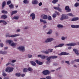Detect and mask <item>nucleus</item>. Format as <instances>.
I'll return each mask as SVG.
<instances>
[{
	"label": "nucleus",
	"instance_id": "obj_1",
	"mask_svg": "<svg viewBox=\"0 0 79 79\" xmlns=\"http://www.w3.org/2000/svg\"><path fill=\"white\" fill-rule=\"evenodd\" d=\"M14 69V68H11V67H8L6 69V72H7V71H8L9 73H11V72H12L13 71Z\"/></svg>",
	"mask_w": 79,
	"mask_h": 79
},
{
	"label": "nucleus",
	"instance_id": "obj_2",
	"mask_svg": "<svg viewBox=\"0 0 79 79\" xmlns=\"http://www.w3.org/2000/svg\"><path fill=\"white\" fill-rule=\"evenodd\" d=\"M58 58V56H49V57H48L46 59V60H47V61H49L50 60V59L52 58V59H54L55 58Z\"/></svg>",
	"mask_w": 79,
	"mask_h": 79
},
{
	"label": "nucleus",
	"instance_id": "obj_3",
	"mask_svg": "<svg viewBox=\"0 0 79 79\" xmlns=\"http://www.w3.org/2000/svg\"><path fill=\"white\" fill-rule=\"evenodd\" d=\"M69 17L66 16L65 14H62V16L60 18V20H63L64 19H68Z\"/></svg>",
	"mask_w": 79,
	"mask_h": 79
},
{
	"label": "nucleus",
	"instance_id": "obj_4",
	"mask_svg": "<svg viewBox=\"0 0 79 79\" xmlns=\"http://www.w3.org/2000/svg\"><path fill=\"white\" fill-rule=\"evenodd\" d=\"M18 49L20 51H22V52H24L25 51V48L23 46H20L18 48Z\"/></svg>",
	"mask_w": 79,
	"mask_h": 79
},
{
	"label": "nucleus",
	"instance_id": "obj_5",
	"mask_svg": "<svg viewBox=\"0 0 79 79\" xmlns=\"http://www.w3.org/2000/svg\"><path fill=\"white\" fill-rule=\"evenodd\" d=\"M42 73L44 75H47V74H50V72L48 70H46L43 71Z\"/></svg>",
	"mask_w": 79,
	"mask_h": 79
},
{
	"label": "nucleus",
	"instance_id": "obj_6",
	"mask_svg": "<svg viewBox=\"0 0 79 79\" xmlns=\"http://www.w3.org/2000/svg\"><path fill=\"white\" fill-rule=\"evenodd\" d=\"M38 57H40L42 59H45V58H47L48 56H44L43 55H39L38 56Z\"/></svg>",
	"mask_w": 79,
	"mask_h": 79
},
{
	"label": "nucleus",
	"instance_id": "obj_7",
	"mask_svg": "<svg viewBox=\"0 0 79 79\" xmlns=\"http://www.w3.org/2000/svg\"><path fill=\"white\" fill-rule=\"evenodd\" d=\"M65 10H67V12H70L71 11V9L69 8V6H66L65 7Z\"/></svg>",
	"mask_w": 79,
	"mask_h": 79
},
{
	"label": "nucleus",
	"instance_id": "obj_8",
	"mask_svg": "<svg viewBox=\"0 0 79 79\" xmlns=\"http://www.w3.org/2000/svg\"><path fill=\"white\" fill-rule=\"evenodd\" d=\"M19 35L15 34V35H11V36H9V35H6V37H17V36H19Z\"/></svg>",
	"mask_w": 79,
	"mask_h": 79
},
{
	"label": "nucleus",
	"instance_id": "obj_9",
	"mask_svg": "<svg viewBox=\"0 0 79 79\" xmlns=\"http://www.w3.org/2000/svg\"><path fill=\"white\" fill-rule=\"evenodd\" d=\"M52 40H53V39L52 38H49L45 41V42H52Z\"/></svg>",
	"mask_w": 79,
	"mask_h": 79
},
{
	"label": "nucleus",
	"instance_id": "obj_10",
	"mask_svg": "<svg viewBox=\"0 0 79 79\" xmlns=\"http://www.w3.org/2000/svg\"><path fill=\"white\" fill-rule=\"evenodd\" d=\"M76 45V44L74 43H71L69 44H67V46H75Z\"/></svg>",
	"mask_w": 79,
	"mask_h": 79
},
{
	"label": "nucleus",
	"instance_id": "obj_11",
	"mask_svg": "<svg viewBox=\"0 0 79 79\" xmlns=\"http://www.w3.org/2000/svg\"><path fill=\"white\" fill-rule=\"evenodd\" d=\"M30 16L32 18V19H33V20H34L35 18V14L32 13L31 15Z\"/></svg>",
	"mask_w": 79,
	"mask_h": 79
},
{
	"label": "nucleus",
	"instance_id": "obj_12",
	"mask_svg": "<svg viewBox=\"0 0 79 79\" xmlns=\"http://www.w3.org/2000/svg\"><path fill=\"white\" fill-rule=\"evenodd\" d=\"M35 62L38 64H39V65H42V64H43V63L42 62H40L38 60H35Z\"/></svg>",
	"mask_w": 79,
	"mask_h": 79
},
{
	"label": "nucleus",
	"instance_id": "obj_13",
	"mask_svg": "<svg viewBox=\"0 0 79 79\" xmlns=\"http://www.w3.org/2000/svg\"><path fill=\"white\" fill-rule=\"evenodd\" d=\"M68 54L65 52H62L60 54H59L58 55L61 56V55H67Z\"/></svg>",
	"mask_w": 79,
	"mask_h": 79
},
{
	"label": "nucleus",
	"instance_id": "obj_14",
	"mask_svg": "<svg viewBox=\"0 0 79 79\" xmlns=\"http://www.w3.org/2000/svg\"><path fill=\"white\" fill-rule=\"evenodd\" d=\"M32 3L33 5H37L38 3V1L37 0H34L32 1Z\"/></svg>",
	"mask_w": 79,
	"mask_h": 79
},
{
	"label": "nucleus",
	"instance_id": "obj_15",
	"mask_svg": "<svg viewBox=\"0 0 79 79\" xmlns=\"http://www.w3.org/2000/svg\"><path fill=\"white\" fill-rule=\"evenodd\" d=\"M41 16L43 17L44 19H47L48 18L47 15H41Z\"/></svg>",
	"mask_w": 79,
	"mask_h": 79
},
{
	"label": "nucleus",
	"instance_id": "obj_16",
	"mask_svg": "<svg viewBox=\"0 0 79 79\" xmlns=\"http://www.w3.org/2000/svg\"><path fill=\"white\" fill-rule=\"evenodd\" d=\"M73 52H74L77 55H78L79 53L78 52H79V51H78V50L76 49H73Z\"/></svg>",
	"mask_w": 79,
	"mask_h": 79
},
{
	"label": "nucleus",
	"instance_id": "obj_17",
	"mask_svg": "<svg viewBox=\"0 0 79 79\" xmlns=\"http://www.w3.org/2000/svg\"><path fill=\"white\" fill-rule=\"evenodd\" d=\"M54 8L55 9V10H58V11H60V12H61V9H60V8L59 7H54Z\"/></svg>",
	"mask_w": 79,
	"mask_h": 79
},
{
	"label": "nucleus",
	"instance_id": "obj_18",
	"mask_svg": "<svg viewBox=\"0 0 79 79\" xmlns=\"http://www.w3.org/2000/svg\"><path fill=\"white\" fill-rule=\"evenodd\" d=\"M63 45H64V44H60L58 46H55L54 48H56L58 47H63Z\"/></svg>",
	"mask_w": 79,
	"mask_h": 79
},
{
	"label": "nucleus",
	"instance_id": "obj_19",
	"mask_svg": "<svg viewBox=\"0 0 79 79\" xmlns=\"http://www.w3.org/2000/svg\"><path fill=\"white\" fill-rule=\"evenodd\" d=\"M1 18L2 19H6L7 18V16L6 15H3L1 16Z\"/></svg>",
	"mask_w": 79,
	"mask_h": 79
},
{
	"label": "nucleus",
	"instance_id": "obj_20",
	"mask_svg": "<svg viewBox=\"0 0 79 79\" xmlns=\"http://www.w3.org/2000/svg\"><path fill=\"white\" fill-rule=\"evenodd\" d=\"M30 63L32 65V66H35V65H36V63L34 61H31Z\"/></svg>",
	"mask_w": 79,
	"mask_h": 79
},
{
	"label": "nucleus",
	"instance_id": "obj_21",
	"mask_svg": "<svg viewBox=\"0 0 79 79\" xmlns=\"http://www.w3.org/2000/svg\"><path fill=\"white\" fill-rule=\"evenodd\" d=\"M79 20V18L78 17L74 18L71 20L72 21H77Z\"/></svg>",
	"mask_w": 79,
	"mask_h": 79
},
{
	"label": "nucleus",
	"instance_id": "obj_22",
	"mask_svg": "<svg viewBox=\"0 0 79 79\" xmlns=\"http://www.w3.org/2000/svg\"><path fill=\"white\" fill-rule=\"evenodd\" d=\"M17 12H18L17 10L12 11L11 13V16H13L14 14H15V13H17Z\"/></svg>",
	"mask_w": 79,
	"mask_h": 79
},
{
	"label": "nucleus",
	"instance_id": "obj_23",
	"mask_svg": "<svg viewBox=\"0 0 79 79\" xmlns=\"http://www.w3.org/2000/svg\"><path fill=\"white\" fill-rule=\"evenodd\" d=\"M0 54H2V55H5V54L7 53V52L5 51L4 52L0 51Z\"/></svg>",
	"mask_w": 79,
	"mask_h": 79
},
{
	"label": "nucleus",
	"instance_id": "obj_24",
	"mask_svg": "<svg viewBox=\"0 0 79 79\" xmlns=\"http://www.w3.org/2000/svg\"><path fill=\"white\" fill-rule=\"evenodd\" d=\"M6 42H8V43H9V44H11V43L13 42V40H8Z\"/></svg>",
	"mask_w": 79,
	"mask_h": 79
},
{
	"label": "nucleus",
	"instance_id": "obj_25",
	"mask_svg": "<svg viewBox=\"0 0 79 79\" xmlns=\"http://www.w3.org/2000/svg\"><path fill=\"white\" fill-rule=\"evenodd\" d=\"M9 7H10V9H12V8H14V6L13 5L11 4L10 5H9Z\"/></svg>",
	"mask_w": 79,
	"mask_h": 79
},
{
	"label": "nucleus",
	"instance_id": "obj_26",
	"mask_svg": "<svg viewBox=\"0 0 79 79\" xmlns=\"http://www.w3.org/2000/svg\"><path fill=\"white\" fill-rule=\"evenodd\" d=\"M23 2L25 4H27L29 3V1L27 0H24Z\"/></svg>",
	"mask_w": 79,
	"mask_h": 79
},
{
	"label": "nucleus",
	"instance_id": "obj_27",
	"mask_svg": "<svg viewBox=\"0 0 79 79\" xmlns=\"http://www.w3.org/2000/svg\"><path fill=\"white\" fill-rule=\"evenodd\" d=\"M2 13H4V14H7L8 13V11L3 10H2Z\"/></svg>",
	"mask_w": 79,
	"mask_h": 79
},
{
	"label": "nucleus",
	"instance_id": "obj_28",
	"mask_svg": "<svg viewBox=\"0 0 79 79\" xmlns=\"http://www.w3.org/2000/svg\"><path fill=\"white\" fill-rule=\"evenodd\" d=\"M15 76L18 77H19L21 76V73H17L15 74Z\"/></svg>",
	"mask_w": 79,
	"mask_h": 79
},
{
	"label": "nucleus",
	"instance_id": "obj_29",
	"mask_svg": "<svg viewBox=\"0 0 79 79\" xmlns=\"http://www.w3.org/2000/svg\"><path fill=\"white\" fill-rule=\"evenodd\" d=\"M40 22H43V23H44V24L47 23V22H46V21L45 20H43L41 19H40Z\"/></svg>",
	"mask_w": 79,
	"mask_h": 79
},
{
	"label": "nucleus",
	"instance_id": "obj_30",
	"mask_svg": "<svg viewBox=\"0 0 79 79\" xmlns=\"http://www.w3.org/2000/svg\"><path fill=\"white\" fill-rule=\"evenodd\" d=\"M58 0H53L52 1L53 3L54 4L56 3L57 2H58Z\"/></svg>",
	"mask_w": 79,
	"mask_h": 79
},
{
	"label": "nucleus",
	"instance_id": "obj_31",
	"mask_svg": "<svg viewBox=\"0 0 79 79\" xmlns=\"http://www.w3.org/2000/svg\"><path fill=\"white\" fill-rule=\"evenodd\" d=\"M11 45L12 47L16 46V43H14L13 42H12V43L11 44Z\"/></svg>",
	"mask_w": 79,
	"mask_h": 79
},
{
	"label": "nucleus",
	"instance_id": "obj_32",
	"mask_svg": "<svg viewBox=\"0 0 79 79\" xmlns=\"http://www.w3.org/2000/svg\"><path fill=\"white\" fill-rule=\"evenodd\" d=\"M14 19H19V16H14L13 18Z\"/></svg>",
	"mask_w": 79,
	"mask_h": 79
},
{
	"label": "nucleus",
	"instance_id": "obj_33",
	"mask_svg": "<svg viewBox=\"0 0 79 79\" xmlns=\"http://www.w3.org/2000/svg\"><path fill=\"white\" fill-rule=\"evenodd\" d=\"M52 32V30H50L47 33V34H50Z\"/></svg>",
	"mask_w": 79,
	"mask_h": 79
},
{
	"label": "nucleus",
	"instance_id": "obj_34",
	"mask_svg": "<svg viewBox=\"0 0 79 79\" xmlns=\"http://www.w3.org/2000/svg\"><path fill=\"white\" fill-rule=\"evenodd\" d=\"M5 5H6V2H5V1H4L2 3V7H4V6H5Z\"/></svg>",
	"mask_w": 79,
	"mask_h": 79
},
{
	"label": "nucleus",
	"instance_id": "obj_35",
	"mask_svg": "<svg viewBox=\"0 0 79 79\" xmlns=\"http://www.w3.org/2000/svg\"><path fill=\"white\" fill-rule=\"evenodd\" d=\"M48 19L49 21H51L52 20V17L50 16H49L48 18Z\"/></svg>",
	"mask_w": 79,
	"mask_h": 79
},
{
	"label": "nucleus",
	"instance_id": "obj_36",
	"mask_svg": "<svg viewBox=\"0 0 79 79\" xmlns=\"http://www.w3.org/2000/svg\"><path fill=\"white\" fill-rule=\"evenodd\" d=\"M43 52L45 53V54H48V53H49V52L48 51H44Z\"/></svg>",
	"mask_w": 79,
	"mask_h": 79
},
{
	"label": "nucleus",
	"instance_id": "obj_37",
	"mask_svg": "<svg viewBox=\"0 0 79 79\" xmlns=\"http://www.w3.org/2000/svg\"><path fill=\"white\" fill-rule=\"evenodd\" d=\"M79 6V3H76L75 4V6L76 7H77Z\"/></svg>",
	"mask_w": 79,
	"mask_h": 79
},
{
	"label": "nucleus",
	"instance_id": "obj_38",
	"mask_svg": "<svg viewBox=\"0 0 79 79\" xmlns=\"http://www.w3.org/2000/svg\"><path fill=\"white\" fill-rule=\"evenodd\" d=\"M11 1H9L7 2V5H10V4H11Z\"/></svg>",
	"mask_w": 79,
	"mask_h": 79
},
{
	"label": "nucleus",
	"instance_id": "obj_39",
	"mask_svg": "<svg viewBox=\"0 0 79 79\" xmlns=\"http://www.w3.org/2000/svg\"><path fill=\"white\" fill-rule=\"evenodd\" d=\"M28 57L29 58H32V55L29 54H28Z\"/></svg>",
	"mask_w": 79,
	"mask_h": 79
},
{
	"label": "nucleus",
	"instance_id": "obj_40",
	"mask_svg": "<svg viewBox=\"0 0 79 79\" xmlns=\"http://www.w3.org/2000/svg\"><path fill=\"white\" fill-rule=\"evenodd\" d=\"M7 74H6L5 73L3 72L2 73V75L3 76H4V77H5V76H6Z\"/></svg>",
	"mask_w": 79,
	"mask_h": 79
},
{
	"label": "nucleus",
	"instance_id": "obj_41",
	"mask_svg": "<svg viewBox=\"0 0 79 79\" xmlns=\"http://www.w3.org/2000/svg\"><path fill=\"white\" fill-rule=\"evenodd\" d=\"M46 78L47 79H51V77L50 76H47L46 77Z\"/></svg>",
	"mask_w": 79,
	"mask_h": 79
},
{
	"label": "nucleus",
	"instance_id": "obj_42",
	"mask_svg": "<svg viewBox=\"0 0 79 79\" xmlns=\"http://www.w3.org/2000/svg\"><path fill=\"white\" fill-rule=\"evenodd\" d=\"M57 27H63V26L61 25H57Z\"/></svg>",
	"mask_w": 79,
	"mask_h": 79
},
{
	"label": "nucleus",
	"instance_id": "obj_43",
	"mask_svg": "<svg viewBox=\"0 0 79 79\" xmlns=\"http://www.w3.org/2000/svg\"><path fill=\"white\" fill-rule=\"evenodd\" d=\"M53 51V49H48V52H49V53L50 52H52Z\"/></svg>",
	"mask_w": 79,
	"mask_h": 79
},
{
	"label": "nucleus",
	"instance_id": "obj_44",
	"mask_svg": "<svg viewBox=\"0 0 79 79\" xmlns=\"http://www.w3.org/2000/svg\"><path fill=\"white\" fill-rule=\"evenodd\" d=\"M27 69L26 68H24L23 70V72H27Z\"/></svg>",
	"mask_w": 79,
	"mask_h": 79
},
{
	"label": "nucleus",
	"instance_id": "obj_45",
	"mask_svg": "<svg viewBox=\"0 0 79 79\" xmlns=\"http://www.w3.org/2000/svg\"><path fill=\"white\" fill-rule=\"evenodd\" d=\"M67 15L69 16H73V14L72 13L68 14H67Z\"/></svg>",
	"mask_w": 79,
	"mask_h": 79
},
{
	"label": "nucleus",
	"instance_id": "obj_46",
	"mask_svg": "<svg viewBox=\"0 0 79 79\" xmlns=\"http://www.w3.org/2000/svg\"><path fill=\"white\" fill-rule=\"evenodd\" d=\"M2 23H3V24H7V23L5 21V20H3V22H2Z\"/></svg>",
	"mask_w": 79,
	"mask_h": 79
},
{
	"label": "nucleus",
	"instance_id": "obj_47",
	"mask_svg": "<svg viewBox=\"0 0 79 79\" xmlns=\"http://www.w3.org/2000/svg\"><path fill=\"white\" fill-rule=\"evenodd\" d=\"M27 70H28V71H31L32 70V69L31 68L29 67L28 69Z\"/></svg>",
	"mask_w": 79,
	"mask_h": 79
},
{
	"label": "nucleus",
	"instance_id": "obj_48",
	"mask_svg": "<svg viewBox=\"0 0 79 79\" xmlns=\"http://www.w3.org/2000/svg\"><path fill=\"white\" fill-rule=\"evenodd\" d=\"M55 13H56L58 16H60V13L59 12L55 11Z\"/></svg>",
	"mask_w": 79,
	"mask_h": 79
},
{
	"label": "nucleus",
	"instance_id": "obj_49",
	"mask_svg": "<svg viewBox=\"0 0 79 79\" xmlns=\"http://www.w3.org/2000/svg\"><path fill=\"white\" fill-rule=\"evenodd\" d=\"M11 62H8V63L6 64V66H8V65H9V64H11Z\"/></svg>",
	"mask_w": 79,
	"mask_h": 79
},
{
	"label": "nucleus",
	"instance_id": "obj_50",
	"mask_svg": "<svg viewBox=\"0 0 79 79\" xmlns=\"http://www.w3.org/2000/svg\"><path fill=\"white\" fill-rule=\"evenodd\" d=\"M56 16V14H53V15H52L53 18H55Z\"/></svg>",
	"mask_w": 79,
	"mask_h": 79
},
{
	"label": "nucleus",
	"instance_id": "obj_51",
	"mask_svg": "<svg viewBox=\"0 0 79 79\" xmlns=\"http://www.w3.org/2000/svg\"><path fill=\"white\" fill-rule=\"evenodd\" d=\"M74 61H76V62H79V59H75L74 60Z\"/></svg>",
	"mask_w": 79,
	"mask_h": 79
},
{
	"label": "nucleus",
	"instance_id": "obj_52",
	"mask_svg": "<svg viewBox=\"0 0 79 79\" xmlns=\"http://www.w3.org/2000/svg\"><path fill=\"white\" fill-rule=\"evenodd\" d=\"M0 46L1 47H3V44L2 43H0Z\"/></svg>",
	"mask_w": 79,
	"mask_h": 79
},
{
	"label": "nucleus",
	"instance_id": "obj_53",
	"mask_svg": "<svg viewBox=\"0 0 79 79\" xmlns=\"http://www.w3.org/2000/svg\"><path fill=\"white\" fill-rule=\"evenodd\" d=\"M79 25H75V28H79Z\"/></svg>",
	"mask_w": 79,
	"mask_h": 79
},
{
	"label": "nucleus",
	"instance_id": "obj_54",
	"mask_svg": "<svg viewBox=\"0 0 79 79\" xmlns=\"http://www.w3.org/2000/svg\"><path fill=\"white\" fill-rule=\"evenodd\" d=\"M71 27H72V28H75V25H71Z\"/></svg>",
	"mask_w": 79,
	"mask_h": 79
},
{
	"label": "nucleus",
	"instance_id": "obj_55",
	"mask_svg": "<svg viewBox=\"0 0 79 79\" xmlns=\"http://www.w3.org/2000/svg\"><path fill=\"white\" fill-rule=\"evenodd\" d=\"M42 5V3L40 2L39 4V6H41V5Z\"/></svg>",
	"mask_w": 79,
	"mask_h": 79
},
{
	"label": "nucleus",
	"instance_id": "obj_56",
	"mask_svg": "<svg viewBox=\"0 0 79 79\" xmlns=\"http://www.w3.org/2000/svg\"><path fill=\"white\" fill-rule=\"evenodd\" d=\"M15 62H16V60H14L11 61L12 63H15Z\"/></svg>",
	"mask_w": 79,
	"mask_h": 79
},
{
	"label": "nucleus",
	"instance_id": "obj_57",
	"mask_svg": "<svg viewBox=\"0 0 79 79\" xmlns=\"http://www.w3.org/2000/svg\"><path fill=\"white\" fill-rule=\"evenodd\" d=\"M25 76V74H22L21 75V77H24V76Z\"/></svg>",
	"mask_w": 79,
	"mask_h": 79
},
{
	"label": "nucleus",
	"instance_id": "obj_58",
	"mask_svg": "<svg viewBox=\"0 0 79 79\" xmlns=\"http://www.w3.org/2000/svg\"><path fill=\"white\" fill-rule=\"evenodd\" d=\"M20 31H21V30H20V29H18L17 30V32H19Z\"/></svg>",
	"mask_w": 79,
	"mask_h": 79
},
{
	"label": "nucleus",
	"instance_id": "obj_59",
	"mask_svg": "<svg viewBox=\"0 0 79 79\" xmlns=\"http://www.w3.org/2000/svg\"><path fill=\"white\" fill-rule=\"evenodd\" d=\"M47 27V26L44 25L43 26V29H45V28H46Z\"/></svg>",
	"mask_w": 79,
	"mask_h": 79
},
{
	"label": "nucleus",
	"instance_id": "obj_60",
	"mask_svg": "<svg viewBox=\"0 0 79 79\" xmlns=\"http://www.w3.org/2000/svg\"><path fill=\"white\" fill-rule=\"evenodd\" d=\"M62 40H64L65 39V38L64 37H62L61 38Z\"/></svg>",
	"mask_w": 79,
	"mask_h": 79
},
{
	"label": "nucleus",
	"instance_id": "obj_61",
	"mask_svg": "<svg viewBox=\"0 0 79 79\" xmlns=\"http://www.w3.org/2000/svg\"><path fill=\"white\" fill-rule=\"evenodd\" d=\"M66 63H67V64H69V61H65Z\"/></svg>",
	"mask_w": 79,
	"mask_h": 79
},
{
	"label": "nucleus",
	"instance_id": "obj_62",
	"mask_svg": "<svg viewBox=\"0 0 79 79\" xmlns=\"http://www.w3.org/2000/svg\"><path fill=\"white\" fill-rule=\"evenodd\" d=\"M4 50H6V49H8V47H6L5 48H4Z\"/></svg>",
	"mask_w": 79,
	"mask_h": 79
},
{
	"label": "nucleus",
	"instance_id": "obj_63",
	"mask_svg": "<svg viewBox=\"0 0 79 79\" xmlns=\"http://www.w3.org/2000/svg\"><path fill=\"white\" fill-rule=\"evenodd\" d=\"M61 67H59L58 68H57V69H56V71L58 70V69H61Z\"/></svg>",
	"mask_w": 79,
	"mask_h": 79
},
{
	"label": "nucleus",
	"instance_id": "obj_64",
	"mask_svg": "<svg viewBox=\"0 0 79 79\" xmlns=\"http://www.w3.org/2000/svg\"><path fill=\"white\" fill-rule=\"evenodd\" d=\"M4 79H9V78L7 77H5L4 78Z\"/></svg>",
	"mask_w": 79,
	"mask_h": 79
}]
</instances>
